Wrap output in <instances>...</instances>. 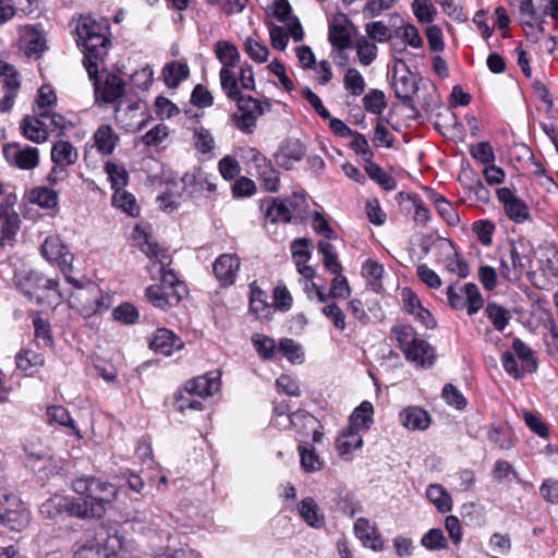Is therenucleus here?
Instances as JSON below:
<instances>
[{"label":"nucleus","mask_w":558,"mask_h":558,"mask_svg":"<svg viewBox=\"0 0 558 558\" xmlns=\"http://www.w3.org/2000/svg\"><path fill=\"white\" fill-rule=\"evenodd\" d=\"M471 155L485 166L483 174L495 171L496 174H504L502 170L494 165L495 155L492 145L487 142H481L471 147Z\"/></svg>","instance_id":"nucleus-34"},{"label":"nucleus","mask_w":558,"mask_h":558,"mask_svg":"<svg viewBox=\"0 0 558 558\" xmlns=\"http://www.w3.org/2000/svg\"><path fill=\"white\" fill-rule=\"evenodd\" d=\"M298 512L302 520L312 529H323L326 517L313 497H305L298 504Z\"/></svg>","instance_id":"nucleus-26"},{"label":"nucleus","mask_w":558,"mask_h":558,"mask_svg":"<svg viewBox=\"0 0 558 558\" xmlns=\"http://www.w3.org/2000/svg\"><path fill=\"white\" fill-rule=\"evenodd\" d=\"M512 352L506 351L501 355V365L505 372L514 379L523 377L524 373H535L538 368L537 359L531 348L521 339L512 341Z\"/></svg>","instance_id":"nucleus-5"},{"label":"nucleus","mask_w":558,"mask_h":558,"mask_svg":"<svg viewBox=\"0 0 558 558\" xmlns=\"http://www.w3.org/2000/svg\"><path fill=\"white\" fill-rule=\"evenodd\" d=\"M219 80L222 90L228 98L235 100L241 94L238 75L234 73L233 68H221L219 72Z\"/></svg>","instance_id":"nucleus-47"},{"label":"nucleus","mask_w":558,"mask_h":558,"mask_svg":"<svg viewBox=\"0 0 558 558\" xmlns=\"http://www.w3.org/2000/svg\"><path fill=\"white\" fill-rule=\"evenodd\" d=\"M129 177H108L111 182L114 194L112 196V204L118 208H121L131 217H137L140 215V207L133 194L122 190L126 185Z\"/></svg>","instance_id":"nucleus-18"},{"label":"nucleus","mask_w":558,"mask_h":558,"mask_svg":"<svg viewBox=\"0 0 558 558\" xmlns=\"http://www.w3.org/2000/svg\"><path fill=\"white\" fill-rule=\"evenodd\" d=\"M117 497V488L109 482L95 478L89 486V499L93 504H100L106 508V504L113 501Z\"/></svg>","instance_id":"nucleus-33"},{"label":"nucleus","mask_w":558,"mask_h":558,"mask_svg":"<svg viewBox=\"0 0 558 558\" xmlns=\"http://www.w3.org/2000/svg\"><path fill=\"white\" fill-rule=\"evenodd\" d=\"M304 153V146L299 140L289 138L280 146L275 159L284 170H291L292 163L301 160Z\"/></svg>","instance_id":"nucleus-28"},{"label":"nucleus","mask_w":558,"mask_h":558,"mask_svg":"<svg viewBox=\"0 0 558 558\" xmlns=\"http://www.w3.org/2000/svg\"><path fill=\"white\" fill-rule=\"evenodd\" d=\"M353 34L354 26L345 14L338 13L332 16L329 23L328 37L333 47L339 50L348 48Z\"/></svg>","instance_id":"nucleus-14"},{"label":"nucleus","mask_w":558,"mask_h":558,"mask_svg":"<svg viewBox=\"0 0 558 558\" xmlns=\"http://www.w3.org/2000/svg\"><path fill=\"white\" fill-rule=\"evenodd\" d=\"M96 73L90 80H94V87L97 100H102L106 104H114L116 121L122 125L128 132H137L143 129V123H135L129 121L124 111H135L137 109V101H131L123 97L124 83L116 74H107L104 80H98Z\"/></svg>","instance_id":"nucleus-2"},{"label":"nucleus","mask_w":558,"mask_h":558,"mask_svg":"<svg viewBox=\"0 0 558 558\" xmlns=\"http://www.w3.org/2000/svg\"><path fill=\"white\" fill-rule=\"evenodd\" d=\"M29 199L43 208H52L58 203V195L51 189L35 187L29 193Z\"/></svg>","instance_id":"nucleus-55"},{"label":"nucleus","mask_w":558,"mask_h":558,"mask_svg":"<svg viewBox=\"0 0 558 558\" xmlns=\"http://www.w3.org/2000/svg\"><path fill=\"white\" fill-rule=\"evenodd\" d=\"M252 341L257 354L263 360L275 359L277 347L274 339L265 335H254Z\"/></svg>","instance_id":"nucleus-56"},{"label":"nucleus","mask_w":558,"mask_h":558,"mask_svg":"<svg viewBox=\"0 0 558 558\" xmlns=\"http://www.w3.org/2000/svg\"><path fill=\"white\" fill-rule=\"evenodd\" d=\"M355 49L359 62L364 66L371 65L377 57V46L366 37L356 40Z\"/></svg>","instance_id":"nucleus-54"},{"label":"nucleus","mask_w":558,"mask_h":558,"mask_svg":"<svg viewBox=\"0 0 558 558\" xmlns=\"http://www.w3.org/2000/svg\"><path fill=\"white\" fill-rule=\"evenodd\" d=\"M311 241L306 238L296 239L291 244V252L294 258L298 271L304 277V279L312 280L315 277V270L313 267L306 265L311 257L310 254Z\"/></svg>","instance_id":"nucleus-25"},{"label":"nucleus","mask_w":558,"mask_h":558,"mask_svg":"<svg viewBox=\"0 0 558 558\" xmlns=\"http://www.w3.org/2000/svg\"><path fill=\"white\" fill-rule=\"evenodd\" d=\"M244 50L247 56L257 63H264L268 60V47L255 36H250L245 39Z\"/></svg>","instance_id":"nucleus-49"},{"label":"nucleus","mask_w":558,"mask_h":558,"mask_svg":"<svg viewBox=\"0 0 558 558\" xmlns=\"http://www.w3.org/2000/svg\"><path fill=\"white\" fill-rule=\"evenodd\" d=\"M1 219H3V222L0 230V245H13L15 236L21 228L20 216L13 210H3Z\"/></svg>","instance_id":"nucleus-32"},{"label":"nucleus","mask_w":558,"mask_h":558,"mask_svg":"<svg viewBox=\"0 0 558 558\" xmlns=\"http://www.w3.org/2000/svg\"><path fill=\"white\" fill-rule=\"evenodd\" d=\"M162 78L167 87L177 88L190 75V68L186 61L175 60L165 64Z\"/></svg>","instance_id":"nucleus-30"},{"label":"nucleus","mask_w":558,"mask_h":558,"mask_svg":"<svg viewBox=\"0 0 558 558\" xmlns=\"http://www.w3.org/2000/svg\"><path fill=\"white\" fill-rule=\"evenodd\" d=\"M344 88L353 96H361L366 88L363 75L359 70L349 68L343 76Z\"/></svg>","instance_id":"nucleus-52"},{"label":"nucleus","mask_w":558,"mask_h":558,"mask_svg":"<svg viewBox=\"0 0 558 558\" xmlns=\"http://www.w3.org/2000/svg\"><path fill=\"white\" fill-rule=\"evenodd\" d=\"M183 341L171 330L158 328L149 342V348L156 353L169 356L174 350H180Z\"/></svg>","instance_id":"nucleus-23"},{"label":"nucleus","mask_w":558,"mask_h":558,"mask_svg":"<svg viewBox=\"0 0 558 558\" xmlns=\"http://www.w3.org/2000/svg\"><path fill=\"white\" fill-rule=\"evenodd\" d=\"M220 372L211 371L187 380L184 392L205 399L214 396L220 389Z\"/></svg>","instance_id":"nucleus-13"},{"label":"nucleus","mask_w":558,"mask_h":558,"mask_svg":"<svg viewBox=\"0 0 558 558\" xmlns=\"http://www.w3.org/2000/svg\"><path fill=\"white\" fill-rule=\"evenodd\" d=\"M236 100L238 109L233 113L234 124L239 130L250 133L254 130L257 119L270 110V105L251 96H239Z\"/></svg>","instance_id":"nucleus-9"},{"label":"nucleus","mask_w":558,"mask_h":558,"mask_svg":"<svg viewBox=\"0 0 558 558\" xmlns=\"http://www.w3.org/2000/svg\"><path fill=\"white\" fill-rule=\"evenodd\" d=\"M250 311L258 317L267 316L269 313V304L267 303V294L256 282L250 284Z\"/></svg>","instance_id":"nucleus-44"},{"label":"nucleus","mask_w":558,"mask_h":558,"mask_svg":"<svg viewBox=\"0 0 558 558\" xmlns=\"http://www.w3.org/2000/svg\"><path fill=\"white\" fill-rule=\"evenodd\" d=\"M66 514L77 519L101 518L106 508L100 504H93L89 498L77 496L66 497Z\"/></svg>","instance_id":"nucleus-17"},{"label":"nucleus","mask_w":558,"mask_h":558,"mask_svg":"<svg viewBox=\"0 0 558 558\" xmlns=\"http://www.w3.org/2000/svg\"><path fill=\"white\" fill-rule=\"evenodd\" d=\"M390 333L408 362L422 368H430L435 364V349L426 340L420 338L412 326L395 325L391 327Z\"/></svg>","instance_id":"nucleus-3"},{"label":"nucleus","mask_w":558,"mask_h":558,"mask_svg":"<svg viewBox=\"0 0 558 558\" xmlns=\"http://www.w3.org/2000/svg\"><path fill=\"white\" fill-rule=\"evenodd\" d=\"M400 424L410 430H425L429 427L430 414L416 405L407 407L399 413Z\"/></svg>","instance_id":"nucleus-24"},{"label":"nucleus","mask_w":558,"mask_h":558,"mask_svg":"<svg viewBox=\"0 0 558 558\" xmlns=\"http://www.w3.org/2000/svg\"><path fill=\"white\" fill-rule=\"evenodd\" d=\"M240 258L235 254H221L213 265L214 275L221 287H229L236 280Z\"/></svg>","instance_id":"nucleus-16"},{"label":"nucleus","mask_w":558,"mask_h":558,"mask_svg":"<svg viewBox=\"0 0 558 558\" xmlns=\"http://www.w3.org/2000/svg\"><path fill=\"white\" fill-rule=\"evenodd\" d=\"M113 319L124 325H133L140 318L138 310L131 303H122L112 311Z\"/></svg>","instance_id":"nucleus-61"},{"label":"nucleus","mask_w":558,"mask_h":558,"mask_svg":"<svg viewBox=\"0 0 558 558\" xmlns=\"http://www.w3.org/2000/svg\"><path fill=\"white\" fill-rule=\"evenodd\" d=\"M94 140L99 151L102 154H110L114 149L119 141V136L110 125L104 124L95 132Z\"/></svg>","instance_id":"nucleus-42"},{"label":"nucleus","mask_w":558,"mask_h":558,"mask_svg":"<svg viewBox=\"0 0 558 558\" xmlns=\"http://www.w3.org/2000/svg\"><path fill=\"white\" fill-rule=\"evenodd\" d=\"M441 397L447 404L456 408L457 410H462L466 407V399L452 384H446L444 386Z\"/></svg>","instance_id":"nucleus-64"},{"label":"nucleus","mask_w":558,"mask_h":558,"mask_svg":"<svg viewBox=\"0 0 558 558\" xmlns=\"http://www.w3.org/2000/svg\"><path fill=\"white\" fill-rule=\"evenodd\" d=\"M374 408L369 401H363L356 407L350 416L349 428L360 433L369 429L373 424Z\"/></svg>","instance_id":"nucleus-31"},{"label":"nucleus","mask_w":558,"mask_h":558,"mask_svg":"<svg viewBox=\"0 0 558 558\" xmlns=\"http://www.w3.org/2000/svg\"><path fill=\"white\" fill-rule=\"evenodd\" d=\"M322 313L331 322L333 327L339 330L343 331L347 327L345 324V314L344 312L336 304L335 302L326 304L322 308Z\"/></svg>","instance_id":"nucleus-63"},{"label":"nucleus","mask_w":558,"mask_h":558,"mask_svg":"<svg viewBox=\"0 0 558 558\" xmlns=\"http://www.w3.org/2000/svg\"><path fill=\"white\" fill-rule=\"evenodd\" d=\"M336 445L339 454L345 456L361 448L363 445V438L360 433L347 427L338 436Z\"/></svg>","instance_id":"nucleus-41"},{"label":"nucleus","mask_w":558,"mask_h":558,"mask_svg":"<svg viewBox=\"0 0 558 558\" xmlns=\"http://www.w3.org/2000/svg\"><path fill=\"white\" fill-rule=\"evenodd\" d=\"M20 43L28 57H38L46 48V38L35 26H22L19 28Z\"/></svg>","instance_id":"nucleus-21"},{"label":"nucleus","mask_w":558,"mask_h":558,"mask_svg":"<svg viewBox=\"0 0 558 558\" xmlns=\"http://www.w3.org/2000/svg\"><path fill=\"white\" fill-rule=\"evenodd\" d=\"M521 247H523L522 244L510 243L509 245V259L520 277L527 271L532 264L531 257L521 251Z\"/></svg>","instance_id":"nucleus-51"},{"label":"nucleus","mask_w":558,"mask_h":558,"mask_svg":"<svg viewBox=\"0 0 558 558\" xmlns=\"http://www.w3.org/2000/svg\"><path fill=\"white\" fill-rule=\"evenodd\" d=\"M38 10V0H0V25L11 21L17 13L34 15Z\"/></svg>","instance_id":"nucleus-20"},{"label":"nucleus","mask_w":558,"mask_h":558,"mask_svg":"<svg viewBox=\"0 0 558 558\" xmlns=\"http://www.w3.org/2000/svg\"><path fill=\"white\" fill-rule=\"evenodd\" d=\"M78 158L76 148L68 141H59L51 148V160L54 170L64 171L69 166L74 165Z\"/></svg>","instance_id":"nucleus-29"},{"label":"nucleus","mask_w":558,"mask_h":558,"mask_svg":"<svg viewBox=\"0 0 558 558\" xmlns=\"http://www.w3.org/2000/svg\"><path fill=\"white\" fill-rule=\"evenodd\" d=\"M298 452L300 454L301 468L306 473H314L323 469L324 463L315 452L314 448H307L305 445H299Z\"/></svg>","instance_id":"nucleus-46"},{"label":"nucleus","mask_w":558,"mask_h":558,"mask_svg":"<svg viewBox=\"0 0 558 558\" xmlns=\"http://www.w3.org/2000/svg\"><path fill=\"white\" fill-rule=\"evenodd\" d=\"M215 56L221 63V68H234L241 58L238 47L228 40H218L215 44Z\"/></svg>","instance_id":"nucleus-35"},{"label":"nucleus","mask_w":558,"mask_h":558,"mask_svg":"<svg viewBox=\"0 0 558 558\" xmlns=\"http://www.w3.org/2000/svg\"><path fill=\"white\" fill-rule=\"evenodd\" d=\"M31 521V512L13 494H0V522L11 531H23Z\"/></svg>","instance_id":"nucleus-6"},{"label":"nucleus","mask_w":558,"mask_h":558,"mask_svg":"<svg viewBox=\"0 0 558 558\" xmlns=\"http://www.w3.org/2000/svg\"><path fill=\"white\" fill-rule=\"evenodd\" d=\"M57 105L56 92L49 85H43L36 98L37 112L40 117H48Z\"/></svg>","instance_id":"nucleus-45"},{"label":"nucleus","mask_w":558,"mask_h":558,"mask_svg":"<svg viewBox=\"0 0 558 558\" xmlns=\"http://www.w3.org/2000/svg\"><path fill=\"white\" fill-rule=\"evenodd\" d=\"M2 151L5 160L21 170H33L39 163V150L36 147L9 143L3 146Z\"/></svg>","instance_id":"nucleus-11"},{"label":"nucleus","mask_w":558,"mask_h":558,"mask_svg":"<svg viewBox=\"0 0 558 558\" xmlns=\"http://www.w3.org/2000/svg\"><path fill=\"white\" fill-rule=\"evenodd\" d=\"M539 0H521L519 4V22L524 27L535 29L538 32L544 31V12Z\"/></svg>","instance_id":"nucleus-19"},{"label":"nucleus","mask_w":558,"mask_h":558,"mask_svg":"<svg viewBox=\"0 0 558 558\" xmlns=\"http://www.w3.org/2000/svg\"><path fill=\"white\" fill-rule=\"evenodd\" d=\"M421 544L428 550H441L448 547L447 538L444 535V532L440 529H430L427 531L422 539Z\"/></svg>","instance_id":"nucleus-58"},{"label":"nucleus","mask_w":558,"mask_h":558,"mask_svg":"<svg viewBox=\"0 0 558 558\" xmlns=\"http://www.w3.org/2000/svg\"><path fill=\"white\" fill-rule=\"evenodd\" d=\"M487 437L492 444L502 450H508L514 445L513 432L507 425L490 426Z\"/></svg>","instance_id":"nucleus-43"},{"label":"nucleus","mask_w":558,"mask_h":558,"mask_svg":"<svg viewBox=\"0 0 558 558\" xmlns=\"http://www.w3.org/2000/svg\"><path fill=\"white\" fill-rule=\"evenodd\" d=\"M58 287L59 281L57 279L45 278L43 274L36 270L25 272L17 281L19 290L29 300H36L37 303L43 300L40 291H58Z\"/></svg>","instance_id":"nucleus-10"},{"label":"nucleus","mask_w":558,"mask_h":558,"mask_svg":"<svg viewBox=\"0 0 558 558\" xmlns=\"http://www.w3.org/2000/svg\"><path fill=\"white\" fill-rule=\"evenodd\" d=\"M66 496L54 495L45 500L39 507V513L51 520H57L66 514Z\"/></svg>","instance_id":"nucleus-38"},{"label":"nucleus","mask_w":558,"mask_h":558,"mask_svg":"<svg viewBox=\"0 0 558 558\" xmlns=\"http://www.w3.org/2000/svg\"><path fill=\"white\" fill-rule=\"evenodd\" d=\"M391 85L396 96L402 100L412 99L417 92L416 78L402 60H395Z\"/></svg>","instance_id":"nucleus-12"},{"label":"nucleus","mask_w":558,"mask_h":558,"mask_svg":"<svg viewBox=\"0 0 558 558\" xmlns=\"http://www.w3.org/2000/svg\"><path fill=\"white\" fill-rule=\"evenodd\" d=\"M485 313L494 328L498 331H502L510 320L509 312L494 302L486 305Z\"/></svg>","instance_id":"nucleus-53"},{"label":"nucleus","mask_w":558,"mask_h":558,"mask_svg":"<svg viewBox=\"0 0 558 558\" xmlns=\"http://www.w3.org/2000/svg\"><path fill=\"white\" fill-rule=\"evenodd\" d=\"M278 351L291 363L303 362L302 345L293 339H281L279 342Z\"/></svg>","instance_id":"nucleus-57"},{"label":"nucleus","mask_w":558,"mask_h":558,"mask_svg":"<svg viewBox=\"0 0 558 558\" xmlns=\"http://www.w3.org/2000/svg\"><path fill=\"white\" fill-rule=\"evenodd\" d=\"M333 501L344 514L351 518L362 511V505L355 494L344 487L337 488Z\"/></svg>","instance_id":"nucleus-36"},{"label":"nucleus","mask_w":558,"mask_h":558,"mask_svg":"<svg viewBox=\"0 0 558 558\" xmlns=\"http://www.w3.org/2000/svg\"><path fill=\"white\" fill-rule=\"evenodd\" d=\"M40 252L43 257L49 263L58 264L62 267H69L73 262L72 253L57 234L48 235L46 238L40 246Z\"/></svg>","instance_id":"nucleus-15"},{"label":"nucleus","mask_w":558,"mask_h":558,"mask_svg":"<svg viewBox=\"0 0 558 558\" xmlns=\"http://www.w3.org/2000/svg\"><path fill=\"white\" fill-rule=\"evenodd\" d=\"M15 362L19 369L27 372L43 366L45 359L43 354L25 349L16 354Z\"/></svg>","instance_id":"nucleus-48"},{"label":"nucleus","mask_w":558,"mask_h":558,"mask_svg":"<svg viewBox=\"0 0 558 558\" xmlns=\"http://www.w3.org/2000/svg\"><path fill=\"white\" fill-rule=\"evenodd\" d=\"M428 500L436 507V509L446 513L452 509V499L448 492L439 484H430L426 489Z\"/></svg>","instance_id":"nucleus-40"},{"label":"nucleus","mask_w":558,"mask_h":558,"mask_svg":"<svg viewBox=\"0 0 558 558\" xmlns=\"http://www.w3.org/2000/svg\"><path fill=\"white\" fill-rule=\"evenodd\" d=\"M446 294L451 308L457 311L465 308L470 316L476 314L484 304L478 287L472 282L465 283L459 290L449 286L446 289Z\"/></svg>","instance_id":"nucleus-8"},{"label":"nucleus","mask_w":558,"mask_h":558,"mask_svg":"<svg viewBox=\"0 0 558 558\" xmlns=\"http://www.w3.org/2000/svg\"><path fill=\"white\" fill-rule=\"evenodd\" d=\"M118 545V531L101 527L93 539L81 545L73 558H110Z\"/></svg>","instance_id":"nucleus-7"},{"label":"nucleus","mask_w":558,"mask_h":558,"mask_svg":"<svg viewBox=\"0 0 558 558\" xmlns=\"http://www.w3.org/2000/svg\"><path fill=\"white\" fill-rule=\"evenodd\" d=\"M0 83L4 92L19 93L21 87L16 70L4 61H0Z\"/></svg>","instance_id":"nucleus-50"},{"label":"nucleus","mask_w":558,"mask_h":558,"mask_svg":"<svg viewBox=\"0 0 558 558\" xmlns=\"http://www.w3.org/2000/svg\"><path fill=\"white\" fill-rule=\"evenodd\" d=\"M21 130L23 135L34 143L41 144L48 140L47 130L35 117H25L21 122Z\"/></svg>","instance_id":"nucleus-37"},{"label":"nucleus","mask_w":558,"mask_h":558,"mask_svg":"<svg viewBox=\"0 0 558 558\" xmlns=\"http://www.w3.org/2000/svg\"><path fill=\"white\" fill-rule=\"evenodd\" d=\"M49 424H58L64 427L74 429V421L72 420L69 411L62 405H50L46 411Z\"/></svg>","instance_id":"nucleus-59"},{"label":"nucleus","mask_w":558,"mask_h":558,"mask_svg":"<svg viewBox=\"0 0 558 558\" xmlns=\"http://www.w3.org/2000/svg\"><path fill=\"white\" fill-rule=\"evenodd\" d=\"M141 251L149 258L155 259L154 265H159V271L169 269L171 264V256L166 251L159 247L156 242H151L147 234L141 244Z\"/></svg>","instance_id":"nucleus-39"},{"label":"nucleus","mask_w":558,"mask_h":558,"mask_svg":"<svg viewBox=\"0 0 558 558\" xmlns=\"http://www.w3.org/2000/svg\"><path fill=\"white\" fill-rule=\"evenodd\" d=\"M355 536L361 541L364 547L374 551L384 549V542L375 525H372L366 518H359L353 526Z\"/></svg>","instance_id":"nucleus-22"},{"label":"nucleus","mask_w":558,"mask_h":558,"mask_svg":"<svg viewBox=\"0 0 558 558\" xmlns=\"http://www.w3.org/2000/svg\"><path fill=\"white\" fill-rule=\"evenodd\" d=\"M260 210L271 222H291L294 217L284 199L274 198L260 202Z\"/></svg>","instance_id":"nucleus-27"},{"label":"nucleus","mask_w":558,"mask_h":558,"mask_svg":"<svg viewBox=\"0 0 558 558\" xmlns=\"http://www.w3.org/2000/svg\"><path fill=\"white\" fill-rule=\"evenodd\" d=\"M398 36L412 49L423 48V38L421 37L417 27L413 24H405L399 27Z\"/></svg>","instance_id":"nucleus-62"},{"label":"nucleus","mask_w":558,"mask_h":558,"mask_svg":"<svg viewBox=\"0 0 558 558\" xmlns=\"http://www.w3.org/2000/svg\"><path fill=\"white\" fill-rule=\"evenodd\" d=\"M189 294L186 284L180 280L172 269L160 271V282L145 289L146 300L156 308L168 311Z\"/></svg>","instance_id":"nucleus-4"},{"label":"nucleus","mask_w":558,"mask_h":558,"mask_svg":"<svg viewBox=\"0 0 558 558\" xmlns=\"http://www.w3.org/2000/svg\"><path fill=\"white\" fill-rule=\"evenodd\" d=\"M76 41L83 48L84 66L89 77L100 71L109 47V27L106 21L83 16L76 26Z\"/></svg>","instance_id":"nucleus-1"},{"label":"nucleus","mask_w":558,"mask_h":558,"mask_svg":"<svg viewBox=\"0 0 558 558\" xmlns=\"http://www.w3.org/2000/svg\"><path fill=\"white\" fill-rule=\"evenodd\" d=\"M86 292L93 296V304L85 306L86 315L100 314L110 307V298L102 295L97 287H90Z\"/></svg>","instance_id":"nucleus-60"}]
</instances>
